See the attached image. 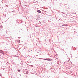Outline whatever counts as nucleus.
Instances as JSON below:
<instances>
[{
	"label": "nucleus",
	"mask_w": 78,
	"mask_h": 78,
	"mask_svg": "<svg viewBox=\"0 0 78 78\" xmlns=\"http://www.w3.org/2000/svg\"><path fill=\"white\" fill-rule=\"evenodd\" d=\"M18 39H20V37H18Z\"/></svg>",
	"instance_id": "7"
},
{
	"label": "nucleus",
	"mask_w": 78,
	"mask_h": 78,
	"mask_svg": "<svg viewBox=\"0 0 78 78\" xmlns=\"http://www.w3.org/2000/svg\"><path fill=\"white\" fill-rule=\"evenodd\" d=\"M37 11L39 13H41V12H41V11H40V10H37Z\"/></svg>",
	"instance_id": "3"
},
{
	"label": "nucleus",
	"mask_w": 78,
	"mask_h": 78,
	"mask_svg": "<svg viewBox=\"0 0 78 78\" xmlns=\"http://www.w3.org/2000/svg\"><path fill=\"white\" fill-rule=\"evenodd\" d=\"M3 26H2V25H1L0 26V28H3Z\"/></svg>",
	"instance_id": "5"
},
{
	"label": "nucleus",
	"mask_w": 78,
	"mask_h": 78,
	"mask_svg": "<svg viewBox=\"0 0 78 78\" xmlns=\"http://www.w3.org/2000/svg\"><path fill=\"white\" fill-rule=\"evenodd\" d=\"M26 74H28V72H26Z\"/></svg>",
	"instance_id": "9"
},
{
	"label": "nucleus",
	"mask_w": 78,
	"mask_h": 78,
	"mask_svg": "<svg viewBox=\"0 0 78 78\" xmlns=\"http://www.w3.org/2000/svg\"><path fill=\"white\" fill-rule=\"evenodd\" d=\"M62 50H63V51H64L65 52V51H64V49H63Z\"/></svg>",
	"instance_id": "11"
},
{
	"label": "nucleus",
	"mask_w": 78,
	"mask_h": 78,
	"mask_svg": "<svg viewBox=\"0 0 78 78\" xmlns=\"http://www.w3.org/2000/svg\"><path fill=\"white\" fill-rule=\"evenodd\" d=\"M18 72H20V70H18Z\"/></svg>",
	"instance_id": "6"
},
{
	"label": "nucleus",
	"mask_w": 78,
	"mask_h": 78,
	"mask_svg": "<svg viewBox=\"0 0 78 78\" xmlns=\"http://www.w3.org/2000/svg\"><path fill=\"white\" fill-rule=\"evenodd\" d=\"M42 59H44V60H47V61H51V60H52V59L51 58H48L47 59L46 58H41Z\"/></svg>",
	"instance_id": "1"
},
{
	"label": "nucleus",
	"mask_w": 78,
	"mask_h": 78,
	"mask_svg": "<svg viewBox=\"0 0 78 78\" xmlns=\"http://www.w3.org/2000/svg\"><path fill=\"white\" fill-rule=\"evenodd\" d=\"M62 26H64V27H67L68 26L67 25V24H63L62 25Z\"/></svg>",
	"instance_id": "4"
},
{
	"label": "nucleus",
	"mask_w": 78,
	"mask_h": 78,
	"mask_svg": "<svg viewBox=\"0 0 78 78\" xmlns=\"http://www.w3.org/2000/svg\"><path fill=\"white\" fill-rule=\"evenodd\" d=\"M0 53H2V54H4V51H2V50H0Z\"/></svg>",
	"instance_id": "2"
},
{
	"label": "nucleus",
	"mask_w": 78,
	"mask_h": 78,
	"mask_svg": "<svg viewBox=\"0 0 78 78\" xmlns=\"http://www.w3.org/2000/svg\"><path fill=\"white\" fill-rule=\"evenodd\" d=\"M0 76H2V74H1V75H0Z\"/></svg>",
	"instance_id": "10"
},
{
	"label": "nucleus",
	"mask_w": 78,
	"mask_h": 78,
	"mask_svg": "<svg viewBox=\"0 0 78 78\" xmlns=\"http://www.w3.org/2000/svg\"><path fill=\"white\" fill-rule=\"evenodd\" d=\"M18 41H19V43H20V40H19Z\"/></svg>",
	"instance_id": "8"
}]
</instances>
